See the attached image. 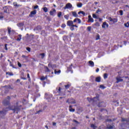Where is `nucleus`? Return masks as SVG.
I'll return each mask as SVG.
<instances>
[{"instance_id": "15", "label": "nucleus", "mask_w": 129, "mask_h": 129, "mask_svg": "<svg viewBox=\"0 0 129 129\" xmlns=\"http://www.w3.org/2000/svg\"><path fill=\"white\" fill-rule=\"evenodd\" d=\"M22 40V35L19 34L17 36V38L16 39V41H18V42H20Z\"/></svg>"}, {"instance_id": "40", "label": "nucleus", "mask_w": 129, "mask_h": 129, "mask_svg": "<svg viewBox=\"0 0 129 129\" xmlns=\"http://www.w3.org/2000/svg\"><path fill=\"white\" fill-rule=\"evenodd\" d=\"M87 30L88 32H90V31H91V26L88 27Z\"/></svg>"}, {"instance_id": "27", "label": "nucleus", "mask_w": 129, "mask_h": 129, "mask_svg": "<svg viewBox=\"0 0 129 129\" xmlns=\"http://www.w3.org/2000/svg\"><path fill=\"white\" fill-rule=\"evenodd\" d=\"M60 73H61V70H58V71H54V74H60Z\"/></svg>"}, {"instance_id": "48", "label": "nucleus", "mask_w": 129, "mask_h": 129, "mask_svg": "<svg viewBox=\"0 0 129 129\" xmlns=\"http://www.w3.org/2000/svg\"><path fill=\"white\" fill-rule=\"evenodd\" d=\"M37 9H39V6L38 5H36L34 7V10H37Z\"/></svg>"}, {"instance_id": "41", "label": "nucleus", "mask_w": 129, "mask_h": 129, "mask_svg": "<svg viewBox=\"0 0 129 129\" xmlns=\"http://www.w3.org/2000/svg\"><path fill=\"white\" fill-rule=\"evenodd\" d=\"M124 25L125 26V27H126V28H128V27H129V23H128V22H127V23H125L124 24Z\"/></svg>"}, {"instance_id": "38", "label": "nucleus", "mask_w": 129, "mask_h": 129, "mask_svg": "<svg viewBox=\"0 0 129 129\" xmlns=\"http://www.w3.org/2000/svg\"><path fill=\"white\" fill-rule=\"evenodd\" d=\"M64 18L66 20H69V15H64Z\"/></svg>"}, {"instance_id": "20", "label": "nucleus", "mask_w": 129, "mask_h": 129, "mask_svg": "<svg viewBox=\"0 0 129 129\" xmlns=\"http://www.w3.org/2000/svg\"><path fill=\"white\" fill-rule=\"evenodd\" d=\"M73 16L75 17V18H77L78 17V15H77V13L75 12H72Z\"/></svg>"}, {"instance_id": "3", "label": "nucleus", "mask_w": 129, "mask_h": 129, "mask_svg": "<svg viewBox=\"0 0 129 129\" xmlns=\"http://www.w3.org/2000/svg\"><path fill=\"white\" fill-rule=\"evenodd\" d=\"M11 99V97L8 96L6 99H4L3 101V104L4 105H9L10 104V100Z\"/></svg>"}, {"instance_id": "17", "label": "nucleus", "mask_w": 129, "mask_h": 129, "mask_svg": "<svg viewBox=\"0 0 129 129\" xmlns=\"http://www.w3.org/2000/svg\"><path fill=\"white\" fill-rule=\"evenodd\" d=\"M95 81L96 82H100V81H101V78L100 77H98L96 78Z\"/></svg>"}, {"instance_id": "29", "label": "nucleus", "mask_w": 129, "mask_h": 129, "mask_svg": "<svg viewBox=\"0 0 129 129\" xmlns=\"http://www.w3.org/2000/svg\"><path fill=\"white\" fill-rule=\"evenodd\" d=\"M44 68L45 69L46 72H50V70L48 68H47V67H45Z\"/></svg>"}, {"instance_id": "19", "label": "nucleus", "mask_w": 129, "mask_h": 129, "mask_svg": "<svg viewBox=\"0 0 129 129\" xmlns=\"http://www.w3.org/2000/svg\"><path fill=\"white\" fill-rule=\"evenodd\" d=\"M57 90V93H58L59 94H61V87H59L58 89V88H56Z\"/></svg>"}, {"instance_id": "28", "label": "nucleus", "mask_w": 129, "mask_h": 129, "mask_svg": "<svg viewBox=\"0 0 129 129\" xmlns=\"http://www.w3.org/2000/svg\"><path fill=\"white\" fill-rule=\"evenodd\" d=\"M100 39V36L99 35V34H97V36H96V40H98Z\"/></svg>"}, {"instance_id": "25", "label": "nucleus", "mask_w": 129, "mask_h": 129, "mask_svg": "<svg viewBox=\"0 0 129 129\" xmlns=\"http://www.w3.org/2000/svg\"><path fill=\"white\" fill-rule=\"evenodd\" d=\"M43 11L44 13H47L48 12V8L47 7H44L43 8Z\"/></svg>"}, {"instance_id": "4", "label": "nucleus", "mask_w": 129, "mask_h": 129, "mask_svg": "<svg viewBox=\"0 0 129 129\" xmlns=\"http://www.w3.org/2000/svg\"><path fill=\"white\" fill-rule=\"evenodd\" d=\"M87 99L89 102H95L97 100H99V97H94L93 99H91L90 98H87Z\"/></svg>"}, {"instance_id": "34", "label": "nucleus", "mask_w": 129, "mask_h": 129, "mask_svg": "<svg viewBox=\"0 0 129 129\" xmlns=\"http://www.w3.org/2000/svg\"><path fill=\"white\" fill-rule=\"evenodd\" d=\"M10 66H11V67H12V68L16 69V67H15V66H14L13 64H12L11 61L10 62Z\"/></svg>"}, {"instance_id": "43", "label": "nucleus", "mask_w": 129, "mask_h": 129, "mask_svg": "<svg viewBox=\"0 0 129 129\" xmlns=\"http://www.w3.org/2000/svg\"><path fill=\"white\" fill-rule=\"evenodd\" d=\"M100 88H101V89H104L105 88V87H104V86L101 85H100Z\"/></svg>"}, {"instance_id": "35", "label": "nucleus", "mask_w": 129, "mask_h": 129, "mask_svg": "<svg viewBox=\"0 0 129 129\" xmlns=\"http://www.w3.org/2000/svg\"><path fill=\"white\" fill-rule=\"evenodd\" d=\"M107 128H108V129H112L113 128V126L109 125L107 126Z\"/></svg>"}, {"instance_id": "22", "label": "nucleus", "mask_w": 129, "mask_h": 129, "mask_svg": "<svg viewBox=\"0 0 129 129\" xmlns=\"http://www.w3.org/2000/svg\"><path fill=\"white\" fill-rule=\"evenodd\" d=\"M8 34L11 35V33L12 32V28L11 27H8Z\"/></svg>"}, {"instance_id": "16", "label": "nucleus", "mask_w": 129, "mask_h": 129, "mask_svg": "<svg viewBox=\"0 0 129 129\" xmlns=\"http://www.w3.org/2000/svg\"><path fill=\"white\" fill-rule=\"evenodd\" d=\"M70 86H71V84L68 83L67 85H64V87L66 89H68V88H70Z\"/></svg>"}, {"instance_id": "24", "label": "nucleus", "mask_w": 129, "mask_h": 129, "mask_svg": "<svg viewBox=\"0 0 129 129\" xmlns=\"http://www.w3.org/2000/svg\"><path fill=\"white\" fill-rule=\"evenodd\" d=\"M24 25H25V24L24 23H20L17 24L18 27H23V26H24Z\"/></svg>"}, {"instance_id": "49", "label": "nucleus", "mask_w": 129, "mask_h": 129, "mask_svg": "<svg viewBox=\"0 0 129 129\" xmlns=\"http://www.w3.org/2000/svg\"><path fill=\"white\" fill-rule=\"evenodd\" d=\"M119 13H120V16H122L123 15V12L122 11V10H120L119 11Z\"/></svg>"}, {"instance_id": "10", "label": "nucleus", "mask_w": 129, "mask_h": 129, "mask_svg": "<svg viewBox=\"0 0 129 129\" xmlns=\"http://www.w3.org/2000/svg\"><path fill=\"white\" fill-rule=\"evenodd\" d=\"M74 23H77V24H81V20L79 18H76L74 20Z\"/></svg>"}, {"instance_id": "60", "label": "nucleus", "mask_w": 129, "mask_h": 129, "mask_svg": "<svg viewBox=\"0 0 129 129\" xmlns=\"http://www.w3.org/2000/svg\"><path fill=\"white\" fill-rule=\"evenodd\" d=\"M72 26L74 27H75V28H78V26L77 25L73 24Z\"/></svg>"}, {"instance_id": "50", "label": "nucleus", "mask_w": 129, "mask_h": 129, "mask_svg": "<svg viewBox=\"0 0 129 129\" xmlns=\"http://www.w3.org/2000/svg\"><path fill=\"white\" fill-rule=\"evenodd\" d=\"M95 26H96L97 27H99V26H100V24H99V23L97 22L95 24Z\"/></svg>"}, {"instance_id": "5", "label": "nucleus", "mask_w": 129, "mask_h": 129, "mask_svg": "<svg viewBox=\"0 0 129 129\" xmlns=\"http://www.w3.org/2000/svg\"><path fill=\"white\" fill-rule=\"evenodd\" d=\"M67 103H71V104H75V103H76V101H75L74 99L71 98L67 100Z\"/></svg>"}, {"instance_id": "54", "label": "nucleus", "mask_w": 129, "mask_h": 129, "mask_svg": "<svg viewBox=\"0 0 129 129\" xmlns=\"http://www.w3.org/2000/svg\"><path fill=\"white\" fill-rule=\"evenodd\" d=\"M18 66H19V67L21 68L22 67V64H21V63H20V62H18Z\"/></svg>"}, {"instance_id": "31", "label": "nucleus", "mask_w": 129, "mask_h": 129, "mask_svg": "<svg viewBox=\"0 0 129 129\" xmlns=\"http://www.w3.org/2000/svg\"><path fill=\"white\" fill-rule=\"evenodd\" d=\"M22 57L24 58L25 60H28V56H27L25 55H22Z\"/></svg>"}, {"instance_id": "2", "label": "nucleus", "mask_w": 129, "mask_h": 129, "mask_svg": "<svg viewBox=\"0 0 129 129\" xmlns=\"http://www.w3.org/2000/svg\"><path fill=\"white\" fill-rule=\"evenodd\" d=\"M18 102L16 103V106H14L11 107L10 109L12 110H13L14 112H16L18 113V111L21 109V108L20 106H18Z\"/></svg>"}, {"instance_id": "44", "label": "nucleus", "mask_w": 129, "mask_h": 129, "mask_svg": "<svg viewBox=\"0 0 129 129\" xmlns=\"http://www.w3.org/2000/svg\"><path fill=\"white\" fill-rule=\"evenodd\" d=\"M52 63H48V67H49V68H51L52 69Z\"/></svg>"}, {"instance_id": "59", "label": "nucleus", "mask_w": 129, "mask_h": 129, "mask_svg": "<svg viewBox=\"0 0 129 129\" xmlns=\"http://www.w3.org/2000/svg\"><path fill=\"white\" fill-rule=\"evenodd\" d=\"M99 12H101V10H100L99 9H98L97 11H96V14H98V13Z\"/></svg>"}, {"instance_id": "57", "label": "nucleus", "mask_w": 129, "mask_h": 129, "mask_svg": "<svg viewBox=\"0 0 129 129\" xmlns=\"http://www.w3.org/2000/svg\"><path fill=\"white\" fill-rule=\"evenodd\" d=\"M71 30H72V31H74V27H73V26H71Z\"/></svg>"}, {"instance_id": "51", "label": "nucleus", "mask_w": 129, "mask_h": 129, "mask_svg": "<svg viewBox=\"0 0 129 129\" xmlns=\"http://www.w3.org/2000/svg\"><path fill=\"white\" fill-rule=\"evenodd\" d=\"M26 50L28 51V52H31V48L30 47H27Z\"/></svg>"}, {"instance_id": "23", "label": "nucleus", "mask_w": 129, "mask_h": 129, "mask_svg": "<svg viewBox=\"0 0 129 129\" xmlns=\"http://www.w3.org/2000/svg\"><path fill=\"white\" fill-rule=\"evenodd\" d=\"M6 75H9V76H14V74H13V73H11V72H6Z\"/></svg>"}, {"instance_id": "14", "label": "nucleus", "mask_w": 129, "mask_h": 129, "mask_svg": "<svg viewBox=\"0 0 129 129\" xmlns=\"http://www.w3.org/2000/svg\"><path fill=\"white\" fill-rule=\"evenodd\" d=\"M98 106L99 107H104V106H105V103H104V102H101V103H99L98 104Z\"/></svg>"}, {"instance_id": "12", "label": "nucleus", "mask_w": 129, "mask_h": 129, "mask_svg": "<svg viewBox=\"0 0 129 129\" xmlns=\"http://www.w3.org/2000/svg\"><path fill=\"white\" fill-rule=\"evenodd\" d=\"M109 25L106 22H104L102 25V28L103 29H105V28H108Z\"/></svg>"}, {"instance_id": "32", "label": "nucleus", "mask_w": 129, "mask_h": 129, "mask_svg": "<svg viewBox=\"0 0 129 129\" xmlns=\"http://www.w3.org/2000/svg\"><path fill=\"white\" fill-rule=\"evenodd\" d=\"M61 16H62V12H59L57 14V17L58 18H61Z\"/></svg>"}, {"instance_id": "62", "label": "nucleus", "mask_w": 129, "mask_h": 129, "mask_svg": "<svg viewBox=\"0 0 129 129\" xmlns=\"http://www.w3.org/2000/svg\"><path fill=\"white\" fill-rule=\"evenodd\" d=\"M11 33H12L13 34H15V30H11Z\"/></svg>"}, {"instance_id": "55", "label": "nucleus", "mask_w": 129, "mask_h": 129, "mask_svg": "<svg viewBox=\"0 0 129 129\" xmlns=\"http://www.w3.org/2000/svg\"><path fill=\"white\" fill-rule=\"evenodd\" d=\"M27 78H28L29 80H31V78H30V74H27Z\"/></svg>"}, {"instance_id": "46", "label": "nucleus", "mask_w": 129, "mask_h": 129, "mask_svg": "<svg viewBox=\"0 0 129 129\" xmlns=\"http://www.w3.org/2000/svg\"><path fill=\"white\" fill-rule=\"evenodd\" d=\"M56 67H57V66H56V64H52V69H54V68H56Z\"/></svg>"}, {"instance_id": "36", "label": "nucleus", "mask_w": 129, "mask_h": 129, "mask_svg": "<svg viewBox=\"0 0 129 129\" xmlns=\"http://www.w3.org/2000/svg\"><path fill=\"white\" fill-rule=\"evenodd\" d=\"M40 55L41 56V59H44V57H45V53H40Z\"/></svg>"}, {"instance_id": "45", "label": "nucleus", "mask_w": 129, "mask_h": 129, "mask_svg": "<svg viewBox=\"0 0 129 129\" xmlns=\"http://www.w3.org/2000/svg\"><path fill=\"white\" fill-rule=\"evenodd\" d=\"M45 79H46L45 77H41V78H40V80H41V81H43L45 80Z\"/></svg>"}, {"instance_id": "39", "label": "nucleus", "mask_w": 129, "mask_h": 129, "mask_svg": "<svg viewBox=\"0 0 129 129\" xmlns=\"http://www.w3.org/2000/svg\"><path fill=\"white\" fill-rule=\"evenodd\" d=\"M69 111L71 112H74V111H75V109L70 108V109H69Z\"/></svg>"}, {"instance_id": "13", "label": "nucleus", "mask_w": 129, "mask_h": 129, "mask_svg": "<svg viewBox=\"0 0 129 129\" xmlns=\"http://www.w3.org/2000/svg\"><path fill=\"white\" fill-rule=\"evenodd\" d=\"M49 14L50 16H55V14H56V10L52 9V11H50Z\"/></svg>"}, {"instance_id": "61", "label": "nucleus", "mask_w": 129, "mask_h": 129, "mask_svg": "<svg viewBox=\"0 0 129 129\" xmlns=\"http://www.w3.org/2000/svg\"><path fill=\"white\" fill-rule=\"evenodd\" d=\"M73 121H74V122H76V123H79L78 122V121H77V120H74Z\"/></svg>"}, {"instance_id": "18", "label": "nucleus", "mask_w": 129, "mask_h": 129, "mask_svg": "<svg viewBox=\"0 0 129 129\" xmlns=\"http://www.w3.org/2000/svg\"><path fill=\"white\" fill-rule=\"evenodd\" d=\"M89 64L90 65V66H91V67H94V62L93 61H89Z\"/></svg>"}, {"instance_id": "64", "label": "nucleus", "mask_w": 129, "mask_h": 129, "mask_svg": "<svg viewBox=\"0 0 129 129\" xmlns=\"http://www.w3.org/2000/svg\"><path fill=\"white\" fill-rule=\"evenodd\" d=\"M99 72V68H97L96 70V72Z\"/></svg>"}, {"instance_id": "30", "label": "nucleus", "mask_w": 129, "mask_h": 129, "mask_svg": "<svg viewBox=\"0 0 129 129\" xmlns=\"http://www.w3.org/2000/svg\"><path fill=\"white\" fill-rule=\"evenodd\" d=\"M78 8H82V3H79L77 4Z\"/></svg>"}, {"instance_id": "37", "label": "nucleus", "mask_w": 129, "mask_h": 129, "mask_svg": "<svg viewBox=\"0 0 129 129\" xmlns=\"http://www.w3.org/2000/svg\"><path fill=\"white\" fill-rule=\"evenodd\" d=\"M91 127H92V128L93 129H95L96 128V126H95V125H94V124H92L91 125Z\"/></svg>"}, {"instance_id": "9", "label": "nucleus", "mask_w": 129, "mask_h": 129, "mask_svg": "<svg viewBox=\"0 0 129 129\" xmlns=\"http://www.w3.org/2000/svg\"><path fill=\"white\" fill-rule=\"evenodd\" d=\"M36 14H37V11L34 10L33 11L31 12L30 15H29V17L32 18L34 17V16H35V15H36Z\"/></svg>"}, {"instance_id": "47", "label": "nucleus", "mask_w": 129, "mask_h": 129, "mask_svg": "<svg viewBox=\"0 0 129 129\" xmlns=\"http://www.w3.org/2000/svg\"><path fill=\"white\" fill-rule=\"evenodd\" d=\"M107 74H104V79H106V78H107Z\"/></svg>"}, {"instance_id": "26", "label": "nucleus", "mask_w": 129, "mask_h": 129, "mask_svg": "<svg viewBox=\"0 0 129 129\" xmlns=\"http://www.w3.org/2000/svg\"><path fill=\"white\" fill-rule=\"evenodd\" d=\"M13 5L15 7H17V8L19 7H21V5H18V3L17 2L14 3Z\"/></svg>"}, {"instance_id": "8", "label": "nucleus", "mask_w": 129, "mask_h": 129, "mask_svg": "<svg viewBox=\"0 0 129 129\" xmlns=\"http://www.w3.org/2000/svg\"><path fill=\"white\" fill-rule=\"evenodd\" d=\"M116 83H119V82H122L123 81V80L121 79V77L118 76L116 78Z\"/></svg>"}, {"instance_id": "6", "label": "nucleus", "mask_w": 129, "mask_h": 129, "mask_svg": "<svg viewBox=\"0 0 129 129\" xmlns=\"http://www.w3.org/2000/svg\"><path fill=\"white\" fill-rule=\"evenodd\" d=\"M8 110H4L3 111H0V117H3L6 115V113Z\"/></svg>"}, {"instance_id": "1", "label": "nucleus", "mask_w": 129, "mask_h": 129, "mask_svg": "<svg viewBox=\"0 0 129 129\" xmlns=\"http://www.w3.org/2000/svg\"><path fill=\"white\" fill-rule=\"evenodd\" d=\"M107 19L109 21L108 23L109 25H113L118 21L117 18H112L110 17H108Z\"/></svg>"}, {"instance_id": "58", "label": "nucleus", "mask_w": 129, "mask_h": 129, "mask_svg": "<svg viewBox=\"0 0 129 129\" xmlns=\"http://www.w3.org/2000/svg\"><path fill=\"white\" fill-rule=\"evenodd\" d=\"M42 112V110H40L36 112V114H38L39 113V112Z\"/></svg>"}, {"instance_id": "52", "label": "nucleus", "mask_w": 129, "mask_h": 129, "mask_svg": "<svg viewBox=\"0 0 129 129\" xmlns=\"http://www.w3.org/2000/svg\"><path fill=\"white\" fill-rule=\"evenodd\" d=\"M37 30H41V27L40 26H38L36 27Z\"/></svg>"}, {"instance_id": "42", "label": "nucleus", "mask_w": 129, "mask_h": 129, "mask_svg": "<svg viewBox=\"0 0 129 129\" xmlns=\"http://www.w3.org/2000/svg\"><path fill=\"white\" fill-rule=\"evenodd\" d=\"M93 18L94 19H98V17H97V16L95 14H93Z\"/></svg>"}, {"instance_id": "21", "label": "nucleus", "mask_w": 129, "mask_h": 129, "mask_svg": "<svg viewBox=\"0 0 129 129\" xmlns=\"http://www.w3.org/2000/svg\"><path fill=\"white\" fill-rule=\"evenodd\" d=\"M93 22H94V20L93 19V18H92L88 19V23H93Z\"/></svg>"}, {"instance_id": "33", "label": "nucleus", "mask_w": 129, "mask_h": 129, "mask_svg": "<svg viewBox=\"0 0 129 129\" xmlns=\"http://www.w3.org/2000/svg\"><path fill=\"white\" fill-rule=\"evenodd\" d=\"M4 13H8V8L5 7L4 8Z\"/></svg>"}, {"instance_id": "53", "label": "nucleus", "mask_w": 129, "mask_h": 129, "mask_svg": "<svg viewBox=\"0 0 129 129\" xmlns=\"http://www.w3.org/2000/svg\"><path fill=\"white\" fill-rule=\"evenodd\" d=\"M8 44H5V50H8V47H7Z\"/></svg>"}, {"instance_id": "11", "label": "nucleus", "mask_w": 129, "mask_h": 129, "mask_svg": "<svg viewBox=\"0 0 129 129\" xmlns=\"http://www.w3.org/2000/svg\"><path fill=\"white\" fill-rule=\"evenodd\" d=\"M74 22L71 20H69L67 22V26H69V27H71L73 25V23Z\"/></svg>"}, {"instance_id": "56", "label": "nucleus", "mask_w": 129, "mask_h": 129, "mask_svg": "<svg viewBox=\"0 0 129 129\" xmlns=\"http://www.w3.org/2000/svg\"><path fill=\"white\" fill-rule=\"evenodd\" d=\"M66 27V24H62L61 25V28H65Z\"/></svg>"}, {"instance_id": "7", "label": "nucleus", "mask_w": 129, "mask_h": 129, "mask_svg": "<svg viewBox=\"0 0 129 129\" xmlns=\"http://www.w3.org/2000/svg\"><path fill=\"white\" fill-rule=\"evenodd\" d=\"M72 8V5H71L70 3H68L66 4V6L63 8L64 10H66L67 9H71Z\"/></svg>"}, {"instance_id": "63", "label": "nucleus", "mask_w": 129, "mask_h": 129, "mask_svg": "<svg viewBox=\"0 0 129 129\" xmlns=\"http://www.w3.org/2000/svg\"><path fill=\"white\" fill-rule=\"evenodd\" d=\"M82 15H83V16H85V13L83 11H82Z\"/></svg>"}]
</instances>
